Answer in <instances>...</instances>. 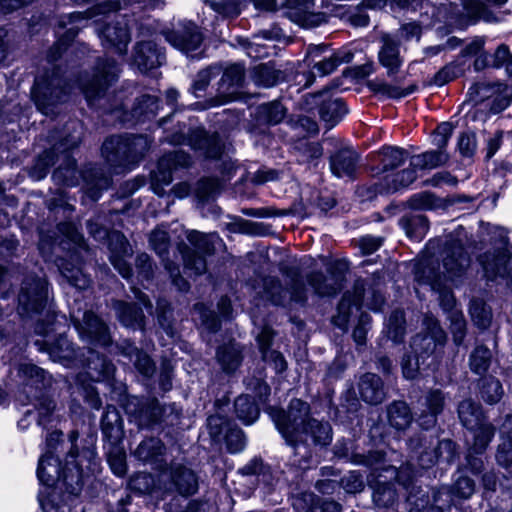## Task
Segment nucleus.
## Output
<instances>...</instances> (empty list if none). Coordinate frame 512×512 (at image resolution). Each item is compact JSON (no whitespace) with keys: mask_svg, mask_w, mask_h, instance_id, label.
I'll use <instances>...</instances> for the list:
<instances>
[{"mask_svg":"<svg viewBox=\"0 0 512 512\" xmlns=\"http://www.w3.org/2000/svg\"><path fill=\"white\" fill-rule=\"evenodd\" d=\"M39 237L38 249L45 261H53L70 286L87 289L91 280L79 265L89 258L90 250L77 226H49L39 230Z\"/></svg>","mask_w":512,"mask_h":512,"instance_id":"obj_1","label":"nucleus"},{"mask_svg":"<svg viewBox=\"0 0 512 512\" xmlns=\"http://www.w3.org/2000/svg\"><path fill=\"white\" fill-rule=\"evenodd\" d=\"M153 138L147 134L121 133L106 137L100 147L107 169L124 176L140 166L149 153Z\"/></svg>","mask_w":512,"mask_h":512,"instance_id":"obj_2","label":"nucleus"},{"mask_svg":"<svg viewBox=\"0 0 512 512\" xmlns=\"http://www.w3.org/2000/svg\"><path fill=\"white\" fill-rule=\"evenodd\" d=\"M332 439L331 424L313 417L287 442V445L293 449V463L300 468H307L315 454V449L329 446Z\"/></svg>","mask_w":512,"mask_h":512,"instance_id":"obj_3","label":"nucleus"},{"mask_svg":"<svg viewBox=\"0 0 512 512\" xmlns=\"http://www.w3.org/2000/svg\"><path fill=\"white\" fill-rule=\"evenodd\" d=\"M474 492L475 482L467 476L459 477L451 488L433 489L431 496L419 488L416 494L410 492L407 497L409 512H443L445 507L451 506L452 494L468 499Z\"/></svg>","mask_w":512,"mask_h":512,"instance_id":"obj_4","label":"nucleus"},{"mask_svg":"<svg viewBox=\"0 0 512 512\" xmlns=\"http://www.w3.org/2000/svg\"><path fill=\"white\" fill-rule=\"evenodd\" d=\"M30 95L36 109L41 114L50 116L56 114L57 108L67 102L70 87L63 76L46 70L35 77Z\"/></svg>","mask_w":512,"mask_h":512,"instance_id":"obj_5","label":"nucleus"},{"mask_svg":"<svg viewBox=\"0 0 512 512\" xmlns=\"http://www.w3.org/2000/svg\"><path fill=\"white\" fill-rule=\"evenodd\" d=\"M119 74L120 68L114 58H97L91 75H87L79 82V88L86 102L92 104L103 99L118 81Z\"/></svg>","mask_w":512,"mask_h":512,"instance_id":"obj_6","label":"nucleus"},{"mask_svg":"<svg viewBox=\"0 0 512 512\" xmlns=\"http://www.w3.org/2000/svg\"><path fill=\"white\" fill-rule=\"evenodd\" d=\"M414 277L419 284L429 285L438 295V302L446 315L460 311L456 307V298L445 277L439 271V264L432 257H423L414 264Z\"/></svg>","mask_w":512,"mask_h":512,"instance_id":"obj_7","label":"nucleus"},{"mask_svg":"<svg viewBox=\"0 0 512 512\" xmlns=\"http://www.w3.org/2000/svg\"><path fill=\"white\" fill-rule=\"evenodd\" d=\"M409 448L422 468L434 466L440 459L451 463L456 453V444L450 439L420 433L409 439Z\"/></svg>","mask_w":512,"mask_h":512,"instance_id":"obj_8","label":"nucleus"},{"mask_svg":"<svg viewBox=\"0 0 512 512\" xmlns=\"http://www.w3.org/2000/svg\"><path fill=\"white\" fill-rule=\"evenodd\" d=\"M326 274L321 270H313L306 275L308 285L320 297H333L340 293L346 283L348 263L345 260H330L321 257Z\"/></svg>","mask_w":512,"mask_h":512,"instance_id":"obj_9","label":"nucleus"},{"mask_svg":"<svg viewBox=\"0 0 512 512\" xmlns=\"http://www.w3.org/2000/svg\"><path fill=\"white\" fill-rule=\"evenodd\" d=\"M90 233L98 241H106L110 251L109 260L118 273L126 280L133 277V269L126 261V257L133 254L131 245L125 235L108 226H91Z\"/></svg>","mask_w":512,"mask_h":512,"instance_id":"obj_10","label":"nucleus"},{"mask_svg":"<svg viewBox=\"0 0 512 512\" xmlns=\"http://www.w3.org/2000/svg\"><path fill=\"white\" fill-rule=\"evenodd\" d=\"M304 107L308 113H317L325 131L335 128L349 113V107L344 98H334L332 95H324L322 92L304 96Z\"/></svg>","mask_w":512,"mask_h":512,"instance_id":"obj_11","label":"nucleus"},{"mask_svg":"<svg viewBox=\"0 0 512 512\" xmlns=\"http://www.w3.org/2000/svg\"><path fill=\"white\" fill-rule=\"evenodd\" d=\"M281 272L290 279L289 289L283 288L278 278L268 276L263 279L261 297L274 305H283L288 296L294 302L305 303L307 301V289L299 271L295 268H283Z\"/></svg>","mask_w":512,"mask_h":512,"instance_id":"obj_12","label":"nucleus"},{"mask_svg":"<svg viewBox=\"0 0 512 512\" xmlns=\"http://www.w3.org/2000/svg\"><path fill=\"white\" fill-rule=\"evenodd\" d=\"M48 302V282L46 278L34 274L27 275L18 293L17 311L21 317L40 314Z\"/></svg>","mask_w":512,"mask_h":512,"instance_id":"obj_13","label":"nucleus"},{"mask_svg":"<svg viewBox=\"0 0 512 512\" xmlns=\"http://www.w3.org/2000/svg\"><path fill=\"white\" fill-rule=\"evenodd\" d=\"M125 409L141 428L167 421L173 414L175 419L179 417L175 404L161 405L154 397H133L127 401Z\"/></svg>","mask_w":512,"mask_h":512,"instance_id":"obj_14","label":"nucleus"},{"mask_svg":"<svg viewBox=\"0 0 512 512\" xmlns=\"http://www.w3.org/2000/svg\"><path fill=\"white\" fill-rule=\"evenodd\" d=\"M191 164L190 155L184 151H170L160 156L156 162V169L150 172V189L162 197L165 194V186L173 181L174 172L179 169L189 168Z\"/></svg>","mask_w":512,"mask_h":512,"instance_id":"obj_15","label":"nucleus"},{"mask_svg":"<svg viewBox=\"0 0 512 512\" xmlns=\"http://www.w3.org/2000/svg\"><path fill=\"white\" fill-rule=\"evenodd\" d=\"M272 418L287 443L313 417L311 416L310 404L294 398L290 401L286 410L274 411Z\"/></svg>","mask_w":512,"mask_h":512,"instance_id":"obj_16","label":"nucleus"},{"mask_svg":"<svg viewBox=\"0 0 512 512\" xmlns=\"http://www.w3.org/2000/svg\"><path fill=\"white\" fill-rule=\"evenodd\" d=\"M78 438L79 432L77 430H72L68 434L71 447L66 456L67 468L64 471V479L72 493H79L81 491L84 478L83 464L86 462V467L89 468L95 457V452L89 447H84L81 451L78 449Z\"/></svg>","mask_w":512,"mask_h":512,"instance_id":"obj_17","label":"nucleus"},{"mask_svg":"<svg viewBox=\"0 0 512 512\" xmlns=\"http://www.w3.org/2000/svg\"><path fill=\"white\" fill-rule=\"evenodd\" d=\"M446 340V333L438 319L432 314H426L423 319V332L413 337L411 347L424 363L426 358L442 352Z\"/></svg>","mask_w":512,"mask_h":512,"instance_id":"obj_18","label":"nucleus"},{"mask_svg":"<svg viewBox=\"0 0 512 512\" xmlns=\"http://www.w3.org/2000/svg\"><path fill=\"white\" fill-rule=\"evenodd\" d=\"M161 34L167 43L184 54L198 50L204 41V34L193 20L179 21L178 28L163 29Z\"/></svg>","mask_w":512,"mask_h":512,"instance_id":"obj_19","label":"nucleus"},{"mask_svg":"<svg viewBox=\"0 0 512 512\" xmlns=\"http://www.w3.org/2000/svg\"><path fill=\"white\" fill-rule=\"evenodd\" d=\"M71 319L82 340L101 347H107L112 344L113 341L108 324L93 311H85L81 319L75 315H72Z\"/></svg>","mask_w":512,"mask_h":512,"instance_id":"obj_20","label":"nucleus"},{"mask_svg":"<svg viewBox=\"0 0 512 512\" xmlns=\"http://www.w3.org/2000/svg\"><path fill=\"white\" fill-rule=\"evenodd\" d=\"M214 66L220 68V79L217 82L216 97L220 104H228L240 98L239 89L245 83V66L242 63H231L226 67L222 63Z\"/></svg>","mask_w":512,"mask_h":512,"instance_id":"obj_21","label":"nucleus"},{"mask_svg":"<svg viewBox=\"0 0 512 512\" xmlns=\"http://www.w3.org/2000/svg\"><path fill=\"white\" fill-rule=\"evenodd\" d=\"M117 176L103 164L88 162L82 167L81 183L85 194L92 200L98 201L104 191L113 184V177Z\"/></svg>","mask_w":512,"mask_h":512,"instance_id":"obj_22","label":"nucleus"},{"mask_svg":"<svg viewBox=\"0 0 512 512\" xmlns=\"http://www.w3.org/2000/svg\"><path fill=\"white\" fill-rule=\"evenodd\" d=\"M288 109L280 100H272L258 104L251 113L249 130L251 133L265 135L270 127L283 122Z\"/></svg>","mask_w":512,"mask_h":512,"instance_id":"obj_23","label":"nucleus"},{"mask_svg":"<svg viewBox=\"0 0 512 512\" xmlns=\"http://www.w3.org/2000/svg\"><path fill=\"white\" fill-rule=\"evenodd\" d=\"M161 105L162 101L159 97L151 94H142L135 98L130 109L121 103L117 110L123 123L136 125L153 120L157 116Z\"/></svg>","mask_w":512,"mask_h":512,"instance_id":"obj_24","label":"nucleus"},{"mask_svg":"<svg viewBox=\"0 0 512 512\" xmlns=\"http://www.w3.org/2000/svg\"><path fill=\"white\" fill-rule=\"evenodd\" d=\"M132 64L144 75L166 62L165 48L155 40L137 41L131 56Z\"/></svg>","mask_w":512,"mask_h":512,"instance_id":"obj_25","label":"nucleus"},{"mask_svg":"<svg viewBox=\"0 0 512 512\" xmlns=\"http://www.w3.org/2000/svg\"><path fill=\"white\" fill-rule=\"evenodd\" d=\"M472 201L467 195H451L445 198L439 197L431 191H421L412 194L407 199V207L414 212L422 211H448L456 204Z\"/></svg>","mask_w":512,"mask_h":512,"instance_id":"obj_26","label":"nucleus"},{"mask_svg":"<svg viewBox=\"0 0 512 512\" xmlns=\"http://www.w3.org/2000/svg\"><path fill=\"white\" fill-rule=\"evenodd\" d=\"M328 161L331 174L336 178H356L360 154L353 146L337 147L330 153Z\"/></svg>","mask_w":512,"mask_h":512,"instance_id":"obj_27","label":"nucleus"},{"mask_svg":"<svg viewBox=\"0 0 512 512\" xmlns=\"http://www.w3.org/2000/svg\"><path fill=\"white\" fill-rule=\"evenodd\" d=\"M470 256L459 242L447 243L442 251L443 275L450 280L461 277L470 266Z\"/></svg>","mask_w":512,"mask_h":512,"instance_id":"obj_28","label":"nucleus"},{"mask_svg":"<svg viewBox=\"0 0 512 512\" xmlns=\"http://www.w3.org/2000/svg\"><path fill=\"white\" fill-rule=\"evenodd\" d=\"M100 37L104 48L118 55H124L131 41V32L127 24L115 21L103 26Z\"/></svg>","mask_w":512,"mask_h":512,"instance_id":"obj_29","label":"nucleus"},{"mask_svg":"<svg viewBox=\"0 0 512 512\" xmlns=\"http://www.w3.org/2000/svg\"><path fill=\"white\" fill-rule=\"evenodd\" d=\"M191 145L202 151L205 160L219 161L225 152V142L218 132L208 133L205 129L195 130L191 137Z\"/></svg>","mask_w":512,"mask_h":512,"instance_id":"obj_30","label":"nucleus"},{"mask_svg":"<svg viewBox=\"0 0 512 512\" xmlns=\"http://www.w3.org/2000/svg\"><path fill=\"white\" fill-rule=\"evenodd\" d=\"M366 292V284L362 279H357L354 282L352 291H347L340 303L338 304V314L333 317L335 325L344 328L349 320L352 310H358L364 301Z\"/></svg>","mask_w":512,"mask_h":512,"instance_id":"obj_31","label":"nucleus"},{"mask_svg":"<svg viewBox=\"0 0 512 512\" xmlns=\"http://www.w3.org/2000/svg\"><path fill=\"white\" fill-rule=\"evenodd\" d=\"M66 468L67 459L65 460V466L61 468L58 457L54 456L52 452H47L39 459L37 476L40 482L47 486H53L56 483L62 482L69 494L77 495L78 493H72L70 491V487L64 479V471Z\"/></svg>","mask_w":512,"mask_h":512,"instance_id":"obj_32","label":"nucleus"},{"mask_svg":"<svg viewBox=\"0 0 512 512\" xmlns=\"http://www.w3.org/2000/svg\"><path fill=\"white\" fill-rule=\"evenodd\" d=\"M18 376L23 380L28 396L41 394L52 384V376L44 369L32 363H22L18 367Z\"/></svg>","mask_w":512,"mask_h":512,"instance_id":"obj_33","label":"nucleus"},{"mask_svg":"<svg viewBox=\"0 0 512 512\" xmlns=\"http://www.w3.org/2000/svg\"><path fill=\"white\" fill-rule=\"evenodd\" d=\"M35 346L39 351L47 352L50 359L64 365H69L77 358V351L74 344L63 334L59 335L53 342L36 340Z\"/></svg>","mask_w":512,"mask_h":512,"instance_id":"obj_34","label":"nucleus"},{"mask_svg":"<svg viewBox=\"0 0 512 512\" xmlns=\"http://www.w3.org/2000/svg\"><path fill=\"white\" fill-rule=\"evenodd\" d=\"M111 307L115 311L117 320L124 327L145 331L146 317L142 308L138 307L137 304L123 300H112Z\"/></svg>","mask_w":512,"mask_h":512,"instance_id":"obj_35","label":"nucleus"},{"mask_svg":"<svg viewBox=\"0 0 512 512\" xmlns=\"http://www.w3.org/2000/svg\"><path fill=\"white\" fill-rule=\"evenodd\" d=\"M358 391L360 398L369 405H379L387 397L383 380L379 375L371 372L360 377Z\"/></svg>","mask_w":512,"mask_h":512,"instance_id":"obj_36","label":"nucleus"},{"mask_svg":"<svg viewBox=\"0 0 512 512\" xmlns=\"http://www.w3.org/2000/svg\"><path fill=\"white\" fill-rule=\"evenodd\" d=\"M379 163L372 167L377 175L394 171L401 167L409 157L408 151L397 145L384 144L378 150Z\"/></svg>","mask_w":512,"mask_h":512,"instance_id":"obj_37","label":"nucleus"},{"mask_svg":"<svg viewBox=\"0 0 512 512\" xmlns=\"http://www.w3.org/2000/svg\"><path fill=\"white\" fill-rule=\"evenodd\" d=\"M170 482L174 491L184 497L195 494L199 488V479L195 471L180 464L172 467Z\"/></svg>","mask_w":512,"mask_h":512,"instance_id":"obj_38","label":"nucleus"},{"mask_svg":"<svg viewBox=\"0 0 512 512\" xmlns=\"http://www.w3.org/2000/svg\"><path fill=\"white\" fill-rule=\"evenodd\" d=\"M507 244L508 242L503 240L494 254L485 253L480 257V262L488 279L492 280L497 276L503 277L506 275L507 263L511 257Z\"/></svg>","mask_w":512,"mask_h":512,"instance_id":"obj_39","label":"nucleus"},{"mask_svg":"<svg viewBox=\"0 0 512 512\" xmlns=\"http://www.w3.org/2000/svg\"><path fill=\"white\" fill-rule=\"evenodd\" d=\"M251 75L255 84L264 88H271L287 82L286 73L276 69V64L273 60L256 65Z\"/></svg>","mask_w":512,"mask_h":512,"instance_id":"obj_40","label":"nucleus"},{"mask_svg":"<svg viewBox=\"0 0 512 512\" xmlns=\"http://www.w3.org/2000/svg\"><path fill=\"white\" fill-rule=\"evenodd\" d=\"M101 430L110 444H118L124 435L123 421L116 407L107 406L101 418Z\"/></svg>","mask_w":512,"mask_h":512,"instance_id":"obj_41","label":"nucleus"},{"mask_svg":"<svg viewBox=\"0 0 512 512\" xmlns=\"http://www.w3.org/2000/svg\"><path fill=\"white\" fill-rule=\"evenodd\" d=\"M57 162H59V147L53 145L44 149L33 159L28 170L29 176L37 181L43 180Z\"/></svg>","mask_w":512,"mask_h":512,"instance_id":"obj_42","label":"nucleus"},{"mask_svg":"<svg viewBox=\"0 0 512 512\" xmlns=\"http://www.w3.org/2000/svg\"><path fill=\"white\" fill-rule=\"evenodd\" d=\"M457 413L461 424L468 430H473L487 421L481 404L471 398L459 402Z\"/></svg>","mask_w":512,"mask_h":512,"instance_id":"obj_43","label":"nucleus"},{"mask_svg":"<svg viewBox=\"0 0 512 512\" xmlns=\"http://www.w3.org/2000/svg\"><path fill=\"white\" fill-rule=\"evenodd\" d=\"M86 366L89 376L96 381L109 380L116 370L111 360L91 349L88 350Z\"/></svg>","mask_w":512,"mask_h":512,"instance_id":"obj_44","label":"nucleus"},{"mask_svg":"<svg viewBox=\"0 0 512 512\" xmlns=\"http://www.w3.org/2000/svg\"><path fill=\"white\" fill-rule=\"evenodd\" d=\"M366 87L374 95H381L387 99L392 100H401L418 91V85L416 83H411L408 86L402 88L389 84L384 80H368Z\"/></svg>","mask_w":512,"mask_h":512,"instance_id":"obj_45","label":"nucleus"},{"mask_svg":"<svg viewBox=\"0 0 512 512\" xmlns=\"http://www.w3.org/2000/svg\"><path fill=\"white\" fill-rule=\"evenodd\" d=\"M387 420L391 427L398 431L408 429L413 421V414L405 401L395 400L387 408Z\"/></svg>","mask_w":512,"mask_h":512,"instance_id":"obj_46","label":"nucleus"},{"mask_svg":"<svg viewBox=\"0 0 512 512\" xmlns=\"http://www.w3.org/2000/svg\"><path fill=\"white\" fill-rule=\"evenodd\" d=\"M216 358L224 372L233 373L242 363V346L230 341L217 349Z\"/></svg>","mask_w":512,"mask_h":512,"instance_id":"obj_47","label":"nucleus"},{"mask_svg":"<svg viewBox=\"0 0 512 512\" xmlns=\"http://www.w3.org/2000/svg\"><path fill=\"white\" fill-rule=\"evenodd\" d=\"M378 61L387 69L388 76L396 75L403 64L399 44L394 40L385 41L378 52Z\"/></svg>","mask_w":512,"mask_h":512,"instance_id":"obj_48","label":"nucleus"},{"mask_svg":"<svg viewBox=\"0 0 512 512\" xmlns=\"http://www.w3.org/2000/svg\"><path fill=\"white\" fill-rule=\"evenodd\" d=\"M381 475L371 484L373 488V502L379 508H392L398 501V494L391 482L381 479Z\"/></svg>","mask_w":512,"mask_h":512,"instance_id":"obj_49","label":"nucleus"},{"mask_svg":"<svg viewBox=\"0 0 512 512\" xmlns=\"http://www.w3.org/2000/svg\"><path fill=\"white\" fill-rule=\"evenodd\" d=\"M165 446L159 438L151 437L143 440L136 448L134 455L141 461L157 463L163 456Z\"/></svg>","mask_w":512,"mask_h":512,"instance_id":"obj_50","label":"nucleus"},{"mask_svg":"<svg viewBox=\"0 0 512 512\" xmlns=\"http://www.w3.org/2000/svg\"><path fill=\"white\" fill-rule=\"evenodd\" d=\"M393 194V189L389 188L387 178L384 176L377 182L358 184L355 189V195L361 202H371L378 195L388 196Z\"/></svg>","mask_w":512,"mask_h":512,"instance_id":"obj_51","label":"nucleus"},{"mask_svg":"<svg viewBox=\"0 0 512 512\" xmlns=\"http://www.w3.org/2000/svg\"><path fill=\"white\" fill-rule=\"evenodd\" d=\"M416 161V167L419 170L435 169L446 165L450 159L447 149L438 148L435 150H427L421 154L412 156Z\"/></svg>","mask_w":512,"mask_h":512,"instance_id":"obj_52","label":"nucleus"},{"mask_svg":"<svg viewBox=\"0 0 512 512\" xmlns=\"http://www.w3.org/2000/svg\"><path fill=\"white\" fill-rule=\"evenodd\" d=\"M418 169L419 167H416V161L411 158L408 168L402 169L392 175H385L384 178H387L389 188H391V190L393 189V194L400 190L407 189L414 183L418 177Z\"/></svg>","mask_w":512,"mask_h":512,"instance_id":"obj_53","label":"nucleus"},{"mask_svg":"<svg viewBox=\"0 0 512 512\" xmlns=\"http://www.w3.org/2000/svg\"><path fill=\"white\" fill-rule=\"evenodd\" d=\"M386 334L395 344L404 342L406 319L403 310L396 309L390 314L386 323Z\"/></svg>","mask_w":512,"mask_h":512,"instance_id":"obj_54","label":"nucleus"},{"mask_svg":"<svg viewBox=\"0 0 512 512\" xmlns=\"http://www.w3.org/2000/svg\"><path fill=\"white\" fill-rule=\"evenodd\" d=\"M220 75V68L214 64L200 69L191 82L188 91L195 97H200V93H205L211 81Z\"/></svg>","mask_w":512,"mask_h":512,"instance_id":"obj_55","label":"nucleus"},{"mask_svg":"<svg viewBox=\"0 0 512 512\" xmlns=\"http://www.w3.org/2000/svg\"><path fill=\"white\" fill-rule=\"evenodd\" d=\"M473 441L468 449H471L472 452H484L489 446L490 442L495 436L496 428L495 426L486 421L481 425L475 427L473 430Z\"/></svg>","mask_w":512,"mask_h":512,"instance_id":"obj_56","label":"nucleus"},{"mask_svg":"<svg viewBox=\"0 0 512 512\" xmlns=\"http://www.w3.org/2000/svg\"><path fill=\"white\" fill-rule=\"evenodd\" d=\"M492 362L491 350L483 344L476 345L469 356L470 370L477 375H484Z\"/></svg>","mask_w":512,"mask_h":512,"instance_id":"obj_57","label":"nucleus"},{"mask_svg":"<svg viewBox=\"0 0 512 512\" xmlns=\"http://www.w3.org/2000/svg\"><path fill=\"white\" fill-rule=\"evenodd\" d=\"M187 238L196 249L206 255H212L217 245L221 244L220 238L214 233L204 234L192 230L188 233Z\"/></svg>","mask_w":512,"mask_h":512,"instance_id":"obj_58","label":"nucleus"},{"mask_svg":"<svg viewBox=\"0 0 512 512\" xmlns=\"http://www.w3.org/2000/svg\"><path fill=\"white\" fill-rule=\"evenodd\" d=\"M236 416L244 424L253 423L259 416V408L248 395H240L234 402Z\"/></svg>","mask_w":512,"mask_h":512,"instance_id":"obj_59","label":"nucleus"},{"mask_svg":"<svg viewBox=\"0 0 512 512\" xmlns=\"http://www.w3.org/2000/svg\"><path fill=\"white\" fill-rule=\"evenodd\" d=\"M463 73L464 70L458 64L450 62L441 67L425 85L443 87L461 77Z\"/></svg>","mask_w":512,"mask_h":512,"instance_id":"obj_60","label":"nucleus"},{"mask_svg":"<svg viewBox=\"0 0 512 512\" xmlns=\"http://www.w3.org/2000/svg\"><path fill=\"white\" fill-rule=\"evenodd\" d=\"M220 192V182L217 178H203L197 183L195 198L198 204L205 205L213 201Z\"/></svg>","mask_w":512,"mask_h":512,"instance_id":"obj_61","label":"nucleus"},{"mask_svg":"<svg viewBox=\"0 0 512 512\" xmlns=\"http://www.w3.org/2000/svg\"><path fill=\"white\" fill-rule=\"evenodd\" d=\"M479 393L487 404H496L503 397L504 390L498 379L488 377L481 380Z\"/></svg>","mask_w":512,"mask_h":512,"instance_id":"obj_62","label":"nucleus"},{"mask_svg":"<svg viewBox=\"0 0 512 512\" xmlns=\"http://www.w3.org/2000/svg\"><path fill=\"white\" fill-rule=\"evenodd\" d=\"M179 251L183 256L184 266L195 275H202L207 270V263L203 256L191 250L187 245H179Z\"/></svg>","mask_w":512,"mask_h":512,"instance_id":"obj_63","label":"nucleus"},{"mask_svg":"<svg viewBox=\"0 0 512 512\" xmlns=\"http://www.w3.org/2000/svg\"><path fill=\"white\" fill-rule=\"evenodd\" d=\"M447 395L441 389H429L423 396L421 405L430 413L439 416L445 408Z\"/></svg>","mask_w":512,"mask_h":512,"instance_id":"obj_64","label":"nucleus"}]
</instances>
